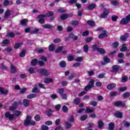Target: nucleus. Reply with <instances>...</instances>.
Wrapping results in <instances>:
<instances>
[{
	"label": "nucleus",
	"mask_w": 130,
	"mask_h": 130,
	"mask_svg": "<svg viewBox=\"0 0 130 130\" xmlns=\"http://www.w3.org/2000/svg\"><path fill=\"white\" fill-rule=\"evenodd\" d=\"M22 114V112L20 111H15L14 114H11L10 112H7L5 113V117L8 118L9 120H12L15 116H20Z\"/></svg>",
	"instance_id": "1"
},
{
	"label": "nucleus",
	"mask_w": 130,
	"mask_h": 130,
	"mask_svg": "<svg viewBox=\"0 0 130 130\" xmlns=\"http://www.w3.org/2000/svg\"><path fill=\"white\" fill-rule=\"evenodd\" d=\"M32 119V117L30 115H27L26 116V119L24 121V124L26 126L27 125H35V121L31 120Z\"/></svg>",
	"instance_id": "2"
},
{
	"label": "nucleus",
	"mask_w": 130,
	"mask_h": 130,
	"mask_svg": "<svg viewBox=\"0 0 130 130\" xmlns=\"http://www.w3.org/2000/svg\"><path fill=\"white\" fill-rule=\"evenodd\" d=\"M130 21V15H128L125 18H123L120 21V24L122 25H126Z\"/></svg>",
	"instance_id": "3"
},
{
	"label": "nucleus",
	"mask_w": 130,
	"mask_h": 130,
	"mask_svg": "<svg viewBox=\"0 0 130 130\" xmlns=\"http://www.w3.org/2000/svg\"><path fill=\"white\" fill-rule=\"evenodd\" d=\"M94 82H95V81L93 79L90 80L89 85H88L85 88V91L90 90V89H91V88L94 86Z\"/></svg>",
	"instance_id": "4"
},
{
	"label": "nucleus",
	"mask_w": 130,
	"mask_h": 130,
	"mask_svg": "<svg viewBox=\"0 0 130 130\" xmlns=\"http://www.w3.org/2000/svg\"><path fill=\"white\" fill-rule=\"evenodd\" d=\"M53 15V12H49L46 13V15L41 14L39 15L38 18H45V17H50Z\"/></svg>",
	"instance_id": "5"
},
{
	"label": "nucleus",
	"mask_w": 130,
	"mask_h": 130,
	"mask_svg": "<svg viewBox=\"0 0 130 130\" xmlns=\"http://www.w3.org/2000/svg\"><path fill=\"white\" fill-rule=\"evenodd\" d=\"M115 106L119 107L120 106L123 107L125 105V104L121 101H118L114 103Z\"/></svg>",
	"instance_id": "6"
},
{
	"label": "nucleus",
	"mask_w": 130,
	"mask_h": 130,
	"mask_svg": "<svg viewBox=\"0 0 130 130\" xmlns=\"http://www.w3.org/2000/svg\"><path fill=\"white\" fill-rule=\"evenodd\" d=\"M17 106H18V103L17 102H15L14 104H13L12 106L9 108V110L10 111H13L17 108Z\"/></svg>",
	"instance_id": "7"
},
{
	"label": "nucleus",
	"mask_w": 130,
	"mask_h": 130,
	"mask_svg": "<svg viewBox=\"0 0 130 130\" xmlns=\"http://www.w3.org/2000/svg\"><path fill=\"white\" fill-rule=\"evenodd\" d=\"M107 34L105 30H104L103 33L99 35V38L100 39H102L103 38H105V37H107Z\"/></svg>",
	"instance_id": "8"
},
{
	"label": "nucleus",
	"mask_w": 130,
	"mask_h": 130,
	"mask_svg": "<svg viewBox=\"0 0 130 130\" xmlns=\"http://www.w3.org/2000/svg\"><path fill=\"white\" fill-rule=\"evenodd\" d=\"M128 37H129V35H128V34H126L124 36H121L120 39L122 41H125Z\"/></svg>",
	"instance_id": "9"
},
{
	"label": "nucleus",
	"mask_w": 130,
	"mask_h": 130,
	"mask_svg": "<svg viewBox=\"0 0 130 130\" xmlns=\"http://www.w3.org/2000/svg\"><path fill=\"white\" fill-rule=\"evenodd\" d=\"M40 73L41 75H44L45 76H48L49 75V73H48V71L45 69H42L40 70Z\"/></svg>",
	"instance_id": "10"
},
{
	"label": "nucleus",
	"mask_w": 130,
	"mask_h": 130,
	"mask_svg": "<svg viewBox=\"0 0 130 130\" xmlns=\"http://www.w3.org/2000/svg\"><path fill=\"white\" fill-rule=\"evenodd\" d=\"M109 14V10L108 9H105L104 13L101 15V18H105L107 15Z\"/></svg>",
	"instance_id": "11"
},
{
	"label": "nucleus",
	"mask_w": 130,
	"mask_h": 130,
	"mask_svg": "<svg viewBox=\"0 0 130 130\" xmlns=\"http://www.w3.org/2000/svg\"><path fill=\"white\" fill-rule=\"evenodd\" d=\"M116 86V85L115 83H111L109 84L107 88V89H108L109 90H111L114 88H115V86Z\"/></svg>",
	"instance_id": "12"
},
{
	"label": "nucleus",
	"mask_w": 130,
	"mask_h": 130,
	"mask_svg": "<svg viewBox=\"0 0 130 130\" xmlns=\"http://www.w3.org/2000/svg\"><path fill=\"white\" fill-rule=\"evenodd\" d=\"M110 3L111 5L114 6L115 7H117V6H119V3H118V1L116 0L112 1Z\"/></svg>",
	"instance_id": "13"
},
{
	"label": "nucleus",
	"mask_w": 130,
	"mask_h": 130,
	"mask_svg": "<svg viewBox=\"0 0 130 130\" xmlns=\"http://www.w3.org/2000/svg\"><path fill=\"white\" fill-rule=\"evenodd\" d=\"M36 97H37V95L35 93H32V94L28 95L26 98L27 99H32V98H36Z\"/></svg>",
	"instance_id": "14"
},
{
	"label": "nucleus",
	"mask_w": 130,
	"mask_h": 130,
	"mask_svg": "<svg viewBox=\"0 0 130 130\" xmlns=\"http://www.w3.org/2000/svg\"><path fill=\"white\" fill-rule=\"evenodd\" d=\"M22 45H23V43L22 42L16 43L14 46V48H15L16 49L18 48H20V47H21Z\"/></svg>",
	"instance_id": "15"
},
{
	"label": "nucleus",
	"mask_w": 130,
	"mask_h": 130,
	"mask_svg": "<svg viewBox=\"0 0 130 130\" xmlns=\"http://www.w3.org/2000/svg\"><path fill=\"white\" fill-rule=\"evenodd\" d=\"M11 70L12 73H16L17 72V68L13 64H11Z\"/></svg>",
	"instance_id": "16"
},
{
	"label": "nucleus",
	"mask_w": 130,
	"mask_h": 130,
	"mask_svg": "<svg viewBox=\"0 0 130 130\" xmlns=\"http://www.w3.org/2000/svg\"><path fill=\"white\" fill-rule=\"evenodd\" d=\"M119 68H120V67L119 66L114 65L112 67L113 72H118Z\"/></svg>",
	"instance_id": "17"
},
{
	"label": "nucleus",
	"mask_w": 130,
	"mask_h": 130,
	"mask_svg": "<svg viewBox=\"0 0 130 130\" xmlns=\"http://www.w3.org/2000/svg\"><path fill=\"white\" fill-rule=\"evenodd\" d=\"M29 103H30V102H29V100H28L27 99H24L23 100V105L24 106H25L26 107L29 106Z\"/></svg>",
	"instance_id": "18"
},
{
	"label": "nucleus",
	"mask_w": 130,
	"mask_h": 130,
	"mask_svg": "<svg viewBox=\"0 0 130 130\" xmlns=\"http://www.w3.org/2000/svg\"><path fill=\"white\" fill-rule=\"evenodd\" d=\"M120 51H126L127 50V47H126V44L122 45V47L120 49Z\"/></svg>",
	"instance_id": "19"
},
{
	"label": "nucleus",
	"mask_w": 130,
	"mask_h": 130,
	"mask_svg": "<svg viewBox=\"0 0 130 130\" xmlns=\"http://www.w3.org/2000/svg\"><path fill=\"white\" fill-rule=\"evenodd\" d=\"M28 22V20L24 19L21 21V24L22 26H27V23Z\"/></svg>",
	"instance_id": "20"
},
{
	"label": "nucleus",
	"mask_w": 130,
	"mask_h": 130,
	"mask_svg": "<svg viewBox=\"0 0 130 130\" xmlns=\"http://www.w3.org/2000/svg\"><path fill=\"white\" fill-rule=\"evenodd\" d=\"M59 66L61 68H66V66H67V63H66L65 61H61L59 63Z\"/></svg>",
	"instance_id": "21"
},
{
	"label": "nucleus",
	"mask_w": 130,
	"mask_h": 130,
	"mask_svg": "<svg viewBox=\"0 0 130 130\" xmlns=\"http://www.w3.org/2000/svg\"><path fill=\"white\" fill-rule=\"evenodd\" d=\"M38 61H37V59H34L31 61V65L32 67H34L35 66H36L37 64V63Z\"/></svg>",
	"instance_id": "22"
},
{
	"label": "nucleus",
	"mask_w": 130,
	"mask_h": 130,
	"mask_svg": "<svg viewBox=\"0 0 130 130\" xmlns=\"http://www.w3.org/2000/svg\"><path fill=\"white\" fill-rule=\"evenodd\" d=\"M114 123L111 122L109 124V130H113L114 128Z\"/></svg>",
	"instance_id": "23"
},
{
	"label": "nucleus",
	"mask_w": 130,
	"mask_h": 130,
	"mask_svg": "<svg viewBox=\"0 0 130 130\" xmlns=\"http://www.w3.org/2000/svg\"><path fill=\"white\" fill-rule=\"evenodd\" d=\"M0 92L2 94H8V91L7 90H6V89L3 88L2 87H0Z\"/></svg>",
	"instance_id": "24"
},
{
	"label": "nucleus",
	"mask_w": 130,
	"mask_h": 130,
	"mask_svg": "<svg viewBox=\"0 0 130 130\" xmlns=\"http://www.w3.org/2000/svg\"><path fill=\"white\" fill-rule=\"evenodd\" d=\"M43 28H44L45 29H50L52 28V25L50 24H45L43 25Z\"/></svg>",
	"instance_id": "25"
},
{
	"label": "nucleus",
	"mask_w": 130,
	"mask_h": 130,
	"mask_svg": "<svg viewBox=\"0 0 130 130\" xmlns=\"http://www.w3.org/2000/svg\"><path fill=\"white\" fill-rule=\"evenodd\" d=\"M52 82H53V79L51 78H46L44 81V82L47 83H52Z\"/></svg>",
	"instance_id": "26"
},
{
	"label": "nucleus",
	"mask_w": 130,
	"mask_h": 130,
	"mask_svg": "<svg viewBox=\"0 0 130 130\" xmlns=\"http://www.w3.org/2000/svg\"><path fill=\"white\" fill-rule=\"evenodd\" d=\"M96 8V4H91L88 6L89 10H93Z\"/></svg>",
	"instance_id": "27"
},
{
	"label": "nucleus",
	"mask_w": 130,
	"mask_h": 130,
	"mask_svg": "<svg viewBox=\"0 0 130 130\" xmlns=\"http://www.w3.org/2000/svg\"><path fill=\"white\" fill-rule=\"evenodd\" d=\"M115 115L118 118H121L122 117V114L119 112H116Z\"/></svg>",
	"instance_id": "28"
},
{
	"label": "nucleus",
	"mask_w": 130,
	"mask_h": 130,
	"mask_svg": "<svg viewBox=\"0 0 130 130\" xmlns=\"http://www.w3.org/2000/svg\"><path fill=\"white\" fill-rule=\"evenodd\" d=\"M98 124H99V128H103V125H104V123L102 121H99L98 122Z\"/></svg>",
	"instance_id": "29"
},
{
	"label": "nucleus",
	"mask_w": 130,
	"mask_h": 130,
	"mask_svg": "<svg viewBox=\"0 0 130 130\" xmlns=\"http://www.w3.org/2000/svg\"><path fill=\"white\" fill-rule=\"evenodd\" d=\"M98 52H100V53H101V54L105 53V50H104V49L101 48H99L98 49Z\"/></svg>",
	"instance_id": "30"
},
{
	"label": "nucleus",
	"mask_w": 130,
	"mask_h": 130,
	"mask_svg": "<svg viewBox=\"0 0 130 130\" xmlns=\"http://www.w3.org/2000/svg\"><path fill=\"white\" fill-rule=\"evenodd\" d=\"M69 38H72L73 39H74V40H77V39H78V37L75 35H74V34H71L69 36Z\"/></svg>",
	"instance_id": "31"
},
{
	"label": "nucleus",
	"mask_w": 130,
	"mask_h": 130,
	"mask_svg": "<svg viewBox=\"0 0 130 130\" xmlns=\"http://www.w3.org/2000/svg\"><path fill=\"white\" fill-rule=\"evenodd\" d=\"M10 14H11V12L10 11V10H7L5 13V14L4 15V18H5V19L8 18V17L10 16Z\"/></svg>",
	"instance_id": "32"
},
{
	"label": "nucleus",
	"mask_w": 130,
	"mask_h": 130,
	"mask_svg": "<svg viewBox=\"0 0 130 130\" xmlns=\"http://www.w3.org/2000/svg\"><path fill=\"white\" fill-rule=\"evenodd\" d=\"M3 5L5 7H8L10 5V1L9 0L4 1Z\"/></svg>",
	"instance_id": "33"
},
{
	"label": "nucleus",
	"mask_w": 130,
	"mask_h": 130,
	"mask_svg": "<svg viewBox=\"0 0 130 130\" xmlns=\"http://www.w3.org/2000/svg\"><path fill=\"white\" fill-rule=\"evenodd\" d=\"M49 50H50V51H53L54 50V44H51L49 46Z\"/></svg>",
	"instance_id": "34"
},
{
	"label": "nucleus",
	"mask_w": 130,
	"mask_h": 130,
	"mask_svg": "<svg viewBox=\"0 0 130 130\" xmlns=\"http://www.w3.org/2000/svg\"><path fill=\"white\" fill-rule=\"evenodd\" d=\"M129 95H130L129 92H126L123 94V97H124V98H127L129 97Z\"/></svg>",
	"instance_id": "35"
},
{
	"label": "nucleus",
	"mask_w": 130,
	"mask_h": 130,
	"mask_svg": "<svg viewBox=\"0 0 130 130\" xmlns=\"http://www.w3.org/2000/svg\"><path fill=\"white\" fill-rule=\"evenodd\" d=\"M86 118H88V116L84 115L80 117V120L84 121V120H86Z\"/></svg>",
	"instance_id": "36"
},
{
	"label": "nucleus",
	"mask_w": 130,
	"mask_h": 130,
	"mask_svg": "<svg viewBox=\"0 0 130 130\" xmlns=\"http://www.w3.org/2000/svg\"><path fill=\"white\" fill-rule=\"evenodd\" d=\"M7 35L8 36H9V37H11V38H13V37H15V33L12 32H8L7 34Z\"/></svg>",
	"instance_id": "37"
},
{
	"label": "nucleus",
	"mask_w": 130,
	"mask_h": 130,
	"mask_svg": "<svg viewBox=\"0 0 130 130\" xmlns=\"http://www.w3.org/2000/svg\"><path fill=\"white\" fill-rule=\"evenodd\" d=\"M39 32V29L35 28L31 31V34H36V33H38Z\"/></svg>",
	"instance_id": "38"
},
{
	"label": "nucleus",
	"mask_w": 130,
	"mask_h": 130,
	"mask_svg": "<svg viewBox=\"0 0 130 130\" xmlns=\"http://www.w3.org/2000/svg\"><path fill=\"white\" fill-rule=\"evenodd\" d=\"M61 20H66L68 18V15L67 14H62L60 16Z\"/></svg>",
	"instance_id": "39"
},
{
	"label": "nucleus",
	"mask_w": 130,
	"mask_h": 130,
	"mask_svg": "<svg viewBox=\"0 0 130 130\" xmlns=\"http://www.w3.org/2000/svg\"><path fill=\"white\" fill-rule=\"evenodd\" d=\"M87 23L90 25V26H95V22L92 20H88Z\"/></svg>",
	"instance_id": "40"
},
{
	"label": "nucleus",
	"mask_w": 130,
	"mask_h": 130,
	"mask_svg": "<svg viewBox=\"0 0 130 130\" xmlns=\"http://www.w3.org/2000/svg\"><path fill=\"white\" fill-rule=\"evenodd\" d=\"M67 58L69 61H72V60H74V58H75V57L74 56H68Z\"/></svg>",
	"instance_id": "41"
},
{
	"label": "nucleus",
	"mask_w": 130,
	"mask_h": 130,
	"mask_svg": "<svg viewBox=\"0 0 130 130\" xmlns=\"http://www.w3.org/2000/svg\"><path fill=\"white\" fill-rule=\"evenodd\" d=\"M104 60L105 62H106V63H108V62H110V59H109V58L107 57H104Z\"/></svg>",
	"instance_id": "42"
},
{
	"label": "nucleus",
	"mask_w": 130,
	"mask_h": 130,
	"mask_svg": "<svg viewBox=\"0 0 130 130\" xmlns=\"http://www.w3.org/2000/svg\"><path fill=\"white\" fill-rule=\"evenodd\" d=\"M81 101V100H80V99L77 98L76 99L74 100V103L75 104H76V105L79 104V103H80V102Z\"/></svg>",
	"instance_id": "43"
},
{
	"label": "nucleus",
	"mask_w": 130,
	"mask_h": 130,
	"mask_svg": "<svg viewBox=\"0 0 130 130\" xmlns=\"http://www.w3.org/2000/svg\"><path fill=\"white\" fill-rule=\"evenodd\" d=\"M126 90V87H120L118 88V91L120 92H123V91H125Z\"/></svg>",
	"instance_id": "44"
},
{
	"label": "nucleus",
	"mask_w": 130,
	"mask_h": 130,
	"mask_svg": "<svg viewBox=\"0 0 130 130\" xmlns=\"http://www.w3.org/2000/svg\"><path fill=\"white\" fill-rule=\"evenodd\" d=\"M110 95L111 97H113V96H116L117 95V92L116 91H113V92H111L110 93Z\"/></svg>",
	"instance_id": "45"
},
{
	"label": "nucleus",
	"mask_w": 130,
	"mask_h": 130,
	"mask_svg": "<svg viewBox=\"0 0 130 130\" xmlns=\"http://www.w3.org/2000/svg\"><path fill=\"white\" fill-rule=\"evenodd\" d=\"M58 13H64L66 12V10H64V9L63 8H60L57 10Z\"/></svg>",
	"instance_id": "46"
},
{
	"label": "nucleus",
	"mask_w": 130,
	"mask_h": 130,
	"mask_svg": "<svg viewBox=\"0 0 130 130\" xmlns=\"http://www.w3.org/2000/svg\"><path fill=\"white\" fill-rule=\"evenodd\" d=\"M41 117L39 116V115H37L35 117V120H36V121H39V120H40L41 119Z\"/></svg>",
	"instance_id": "47"
},
{
	"label": "nucleus",
	"mask_w": 130,
	"mask_h": 130,
	"mask_svg": "<svg viewBox=\"0 0 130 130\" xmlns=\"http://www.w3.org/2000/svg\"><path fill=\"white\" fill-rule=\"evenodd\" d=\"M84 52H87L89 50V46L85 45L83 47Z\"/></svg>",
	"instance_id": "48"
},
{
	"label": "nucleus",
	"mask_w": 130,
	"mask_h": 130,
	"mask_svg": "<svg viewBox=\"0 0 130 130\" xmlns=\"http://www.w3.org/2000/svg\"><path fill=\"white\" fill-rule=\"evenodd\" d=\"M32 92L33 93H38L39 91H38V88H37V87H35L32 90Z\"/></svg>",
	"instance_id": "49"
},
{
	"label": "nucleus",
	"mask_w": 130,
	"mask_h": 130,
	"mask_svg": "<svg viewBox=\"0 0 130 130\" xmlns=\"http://www.w3.org/2000/svg\"><path fill=\"white\" fill-rule=\"evenodd\" d=\"M63 48V47L61 46L58 47L56 50V52H60L62 50V49Z\"/></svg>",
	"instance_id": "50"
},
{
	"label": "nucleus",
	"mask_w": 130,
	"mask_h": 130,
	"mask_svg": "<svg viewBox=\"0 0 130 130\" xmlns=\"http://www.w3.org/2000/svg\"><path fill=\"white\" fill-rule=\"evenodd\" d=\"M84 58L83 57H78L76 59V61H83Z\"/></svg>",
	"instance_id": "51"
},
{
	"label": "nucleus",
	"mask_w": 130,
	"mask_h": 130,
	"mask_svg": "<svg viewBox=\"0 0 130 130\" xmlns=\"http://www.w3.org/2000/svg\"><path fill=\"white\" fill-rule=\"evenodd\" d=\"M25 53H26V51L25 50H22L20 54V57H23V56L25 55Z\"/></svg>",
	"instance_id": "52"
},
{
	"label": "nucleus",
	"mask_w": 130,
	"mask_h": 130,
	"mask_svg": "<svg viewBox=\"0 0 130 130\" xmlns=\"http://www.w3.org/2000/svg\"><path fill=\"white\" fill-rule=\"evenodd\" d=\"M72 25H74V26H77L78 24H79V22L78 21H73L71 23Z\"/></svg>",
	"instance_id": "53"
},
{
	"label": "nucleus",
	"mask_w": 130,
	"mask_h": 130,
	"mask_svg": "<svg viewBox=\"0 0 130 130\" xmlns=\"http://www.w3.org/2000/svg\"><path fill=\"white\" fill-rule=\"evenodd\" d=\"M45 124H46V125H51V124H52V121H46L45 123Z\"/></svg>",
	"instance_id": "54"
},
{
	"label": "nucleus",
	"mask_w": 130,
	"mask_h": 130,
	"mask_svg": "<svg viewBox=\"0 0 130 130\" xmlns=\"http://www.w3.org/2000/svg\"><path fill=\"white\" fill-rule=\"evenodd\" d=\"M123 124H124V126H126V127H128V126H130L129 123H128V122H126V121H124Z\"/></svg>",
	"instance_id": "55"
},
{
	"label": "nucleus",
	"mask_w": 130,
	"mask_h": 130,
	"mask_svg": "<svg viewBox=\"0 0 130 130\" xmlns=\"http://www.w3.org/2000/svg\"><path fill=\"white\" fill-rule=\"evenodd\" d=\"M62 109H63V111L64 112H68V107L67 106H63V108H62Z\"/></svg>",
	"instance_id": "56"
},
{
	"label": "nucleus",
	"mask_w": 130,
	"mask_h": 130,
	"mask_svg": "<svg viewBox=\"0 0 130 130\" xmlns=\"http://www.w3.org/2000/svg\"><path fill=\"white\" fill-rule=\"evenodd\" d=\"M3 44H5V45L9 44L10 40H5L3 41Z\"/></svg>",
	"instance_id": "57"
},
{
	"label": "nucleus",
	"mask_w": 130,
	"mask_h": 130,
	"mask_svg": "<svg viewBox=\"0 0 130 130\" xmlns=\"http://www.w3.org/2000/svg\"><path fill=\"white\" fill-rule=\"evenodd\" d=\"M20 77L21 79H25V78H27V75H26L25 74H20Z\"/></svg>",
	"instance_id": "58"
},
{
	"label": "nucleus",
	"mask_w": 130,
	"mask_h": 130,
	"mask_svg": "<svg viewBox=\"0 0 130 130\" xmlns=\"http://www.w3.org/2000/svg\"><path fill=\"white\" fill-rule=\"evenodd\" d=\"M127 81V76H124L123 78H122V82H124Z\"/></svg>",
	"instance_id": "59"
},
{
	"label": "nucleus",
	"mask_w": 130,
	"mask_h": 130,
	"mask_svg": "<svg viewBox=\"0 0 130 130\" xmlns=\"http://www.w3.org/2000/svg\"><path fill=\"white\" fill-rule=\"evenodd\" d=\"M92 39H93L92 37L87 38V39H86V41L88 43L91 42V41H92Z\"/></svg>",
	"instance_id": "60"
},
{
	"label": "nucleus",
	"mask_w": 130,
	"mask_h": 130,
	"mask_svg": "<svg viewBox=\"0 0 130 130\" xmlns=\"http://www.w3.org/2000/svg\"><path fill=\"white\" fill-rule=\"evenodd\" d=\"M60 41H61L60 39H56L54 40L53 42L54 43H59V42H60Z\"/></svg>",
	"instance_id": "61"
},
{
	"label": "nucleus",
	"mask_w": 130,
	"mask_h": 130,
	"mask_svg": "<svg viewBox=\"0 0 130 130\" xmlns=\"http://www.w3.org/2000/svg\"><path fill=\"white\" fill-rule=\"evenodd\" d=\"M117 46H118V42H116L113 44V47L115 48V47H117Z\"/></svg>",
	"instance_id": "62"
},
{
	"label": "nucleus",
	"mask_w": 130,
	"mask_h": 130,
	"mask_svg": "<svg viewBox=\"0 0 130 130\" xmlns=\"http://www.w3.org/2000/svg\"><path fill=\"white\" fill-rule=\"evenodd\" d=\"M87 35H89V31H85L82 34L83 36H87Z\"/></svg>",
	"instance_id": "63"
},
{
	"label": "nucleus",
	"mask_w": 130,
	"mask_h": 130,
	"mask_svg": "<svg viewBox=\"0 0 130 130\" xmlns=\"http://www.w3.org/2000/svg\"><path fill=\"white\" fill-rule=\"evenodd\" d=\"M42 130H47L48 129V127L46 125H43L41 127Z\"/></svg>",
	"instance_id": "64"
}]
</instances>
